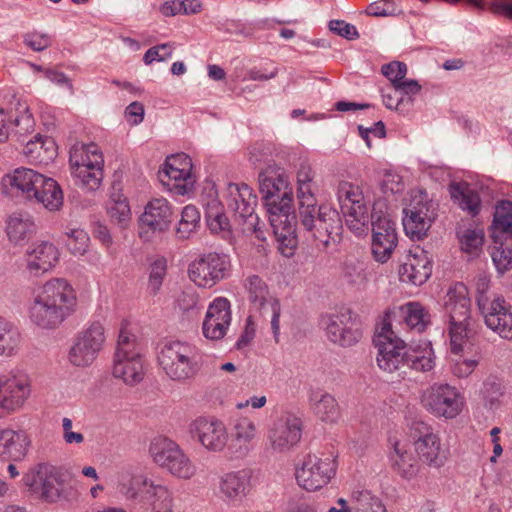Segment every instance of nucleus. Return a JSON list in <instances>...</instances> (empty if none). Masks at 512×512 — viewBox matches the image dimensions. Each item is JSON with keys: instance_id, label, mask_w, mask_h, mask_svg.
Listing matches in <instances>:
<instances>
[{"instance_id": "nucleus-57", "label": "nucleus", "mask_w": 512, "mask_h": 512, "mask_svg": "<svg viewBox=\"0 0 512 512\" xmlns=\"http://www.w3.org/2000/svg\"><path fill=\"white\" fill-rule=\"evenodd\" d=\"M23 111L24 113L21 116H15L13 119V135L21 142L24 141V139H20L21 137L34 130V119L29 113L28 107H24Z\"/></svg>"}, {"instance_id": "nucleus-58", "label": "nucleus", "mask_w": 512, "mask_h": 512, "mask_svg": "<svg viewBox=\"0 0 512 512\" xmlns=\"http://www.w3.org/2000/svg\"><path fill=\"white\" fill-rule=\"evenodd\" d=\"M110 218L119 224H125L130 219V206L125 198L113 199L107 207Z\"/></svg>"}, {"instance_id": "nucleus-37", "label": "nucleus", "mask_w": 512, "mask_h": 512, "mask_svg": "<svg viewBox=\"0 0 512 512\" xmlns=\"http://www.w3.org/2000/svg\"><path fill=\"white\" fill-rule=\"evenodd\" d=\"M405 368L416 372H430L435 367V354L430 342L407 347Z\"/></svg>"}, {"instance_id": "nucleus-42", "label": "nucleus", "mask_w": 512, "mask_h": 512, "mask_svg": "<svg viewBox=\"0 0 512 512\" xmlns=\"http://www.w3.org/2000/svg\"><path fill=\"white\" fill-rule=\"evenodd\" d=\"M21 333L17 326L0 316V358L15 356L20 348Z\"/></svg>"}, {"instance_id": "nucleus-63", "label": "nucleus", "mask_w": 512, "mask_h": 512, "mask_svg": "<svg viewBox=\"0 0 512 512\" xmlns=\"http://www.w3.org/2000/svg\"><path fill=\"white\" fill-rule=\"evenodd\" d=\"M405 188L402 177L396 173H386L380 182V189L384 194H398Z\"/></svg>"}, {"instance_id": "nucleus-54", "label": "nucleus", "mask_w": 512, "mask_h": 512, "mask_svg": "<svg viewBox=\"0 0 512 512\" xmlns=\"http://www.w3.org/2000/svg\"><path fill=\"white\" fill-rule=\"evenodd\" d=\"M461 248L465 252L477 251L483 244L484 232L479 228H468L462 233L459 232Z\"/></svg>"}, {"instance_id": "nucleus-19", "label": "nucleus", "mask_w": 512, "mask_h": 512, "mask_svg": "<svg viewBox=\"0 0 512 512\" xmlns=\"http://www.w3.org/2000/svg\"><path fill=\"white\" fill-rule=\"evenodd\" d=\"M190 434L208 452H222L228 448L229 431L216 417H198L192 421Z\"/></svg>"}, {"instance_id": "nucleus-17", "label": "nucleus", "mask_w": 512, "mask_h": 512, "mask_svg": "<svg viewBox=\"0 0 512 512\" xmlns=\"http://www.w3.org/2000/svg\"><path fill=\"white\" fill-rule=\"evenodd\" d=\"M244 291L252 309L264 314L266 311L271 313V328L278 342L280 331L279 318L281 313L280 302L270 294L269 287L264 279L258 275H249L245 278Z\"/></svg>"}, {"instance_id": "nucleus-48", "label": "nucleus", "mask_w": 512, "mask_h": 512, "mask_svg": "<svg viewBox=\"0 0 512 512\" xmlns=\"http://www.w3.org/2000/svg\"><path fill=\"white\" fill-rule=\"evenodd\" d=\"M200 213L193 205H187L181 212L180 221L175 229V236L180 240H186L194 234L199 227Z\"/></svg>"}, {"instance_id": "nucleus-9", "label": "nucleus", "mask_w": 512, "mask_h": 512, "mask_svg": "<svg viewBox=\"0 0 512 512\" xmlns=\"http://www.w3.org/2000/svg\"><path fill=\"white\" fill-rule=\"evenodd\" d=\"M152 460L176 478L189 480L196 474V466L174 441L165 438H154L149 447Z\"/></svg>"}, {"instance_id": "nucleus-28", "label": "nucleus", "mask_w": 512, "mask_h": 512, "mask_svg": "<svg viewBox=\"0 0 512 512\" xmlns=\"http://www.w3.org/2000/svg\"><path fill=\"white\" fill-rule=\"evenodd\" d=\"M257 436V426L249 417H238L231 423L228 450L236 457L246 456Z\"/></svg>"}, {"instance_id": "nucleus-6", "label": "nucleus", "mask_w": 512, "mask_h": 512, "mask_svg": "<svg viewBox=\"0 0 512 512\" xmlns=\"http://www.w3.org/2000/svg\"><path fill=\"white\" fill-rule=\"evenodd\" d=\"M158 363L166 376L177 382L194 378L201 367L197 348L181 341L164 344L158 354Z\"/></svg>"}, {"instance_id": "nucleus-55", "label": "nucleus", "mask_w": 512, "mask_h": 512, "mask_svg": "<svg viewBox=\"0 0 512 512\" xmlns=\"http://www.w3.org/2000/svg\"><path fill=\"white\" fill-rule=\"evenodd\" d=\"M52 190L50 192H46L42 194L38 204H42V206L50 212L59 211L63 206L64 196L63 191L57 181L54 180V186L51 185Z\"/></svg>"}, {"instance_id": "nucleus-49", "label": "nucleus", "mask_w": 512, "mask_h": 512, "mask_svg": "<svg viewBox=\"0 0 512 512\" xmlns=\"http://www.w3.org/2000/svg\"><path fill=\"white\" fill-rule=\"evenodd\" d=\"M406 307L407 311L404 318L406 325L418 333L425 331L430 323L428 311L418 302L408 303Z\"/></svg>"}, {"instance_id": "nucleus-25", "label": "nucleus", "mask_w": 512, "mask_h": 512, "mask_svg": "<svg viewBox=\"0 0 512 512\" xmlns=\"http://www.w3.org/2000/svg\"><path fill=\"white\" fill-rule=\"evenodd\" d=\"M29 395L30 382L26 375L0 379V418L22 407Z\"/></svg>"}, {"instance_id": "nucleus-7", "label": "nucleus", "mask_w": 512, "mask_h": 512, "mask_svg": "<svg viewBox=\"0 0 512 512\" xmlns=\"http://www.w3.org/2000/svg\"><path fill=\"white\" fill-rule=\"evenodd\" d=\"M388 314L376 328L373 343L377 348L376 362L380 370L388 374H405L407 346L396 335L388 320Z\"/></svg>"}, {"instance_id": "nucleus-16", "label": "nucleus", "mask_w": 512, "mask_h": 512, "mask_svg": "<svg viewBox=\"0 0 512 512\" xmlns=\"http://www.w3.org/2000/svg\"><path fill=\"white\" fill-rule=\"evenodd\" d=\"M230 260L227 255L209 252L200 255L188 268L189 278L199 287L211 288L229 273Z\"/></svg>"}, {"instance_id": "nucleus-39", "label": "nucleus", "mask_w": 512, "mask_h": 512, "mask_svg": "<svg viewBox=\"0 0 512 512\" xmlns=\"http://www.w3.org/2000/svg\"><path fill=\"white\" fill-rule=\"evenodd\" d=\"M23 151L31 162L44 164H48L57 155L54 140L41 135H36L34 140H29Z\"/></svg>"}, {"instance_id": "nucleus-18", "label": "nucleus", "mask_w": 512, "mask_h": 512, "mask_svg": "<svg viewBox=\"0 0 512 512\" xmlns=\"http://www.w3.org/2000/svg\"><path fill=\"white\" fill-rule=\"evenodd\" d=\"M414 449L419 459L430 467L440 468L447 456L442 449L439 436L433 428L422 421H416L411 428Z\"/></svg>"}, {"instance_id": "nucleus-1", "label": "nucleus", "mask_w": 512, "mask_h": 512, "mask_svg": "<svg viewBox=\"0 0 512 512\" xmlns=\"http://www.w3.org/2000/svg\"><path fill=\"white\" fill-rule=\"evenodd\" d=\"M73 286L64 278L46 281L29 306V319L39 329L59 328L77 310Z\"/></svg>"}, {"instance_id": "nucleus-23", "label": "nucleus", "mask_w": 512, "mask_h": 512, "mask_svg": "<svg viewBox=\"0 0 512 512\" xmlns=\"http://www.w3.org/2000/svg\"><path fill=\"white\" fill-rule=\"evenodd\" d=\"M372 220V255L380 263H386L397 246L395 223L387 215H379L374 211Z\"/></svg>"}, {"instance_id": "nucleus-3", "label": "nucleus", "mask_w": 512, "mask_h": 512, "mask_svg": "<svg viewBox=\"0 0 512 512\" xmlns=\"http://www.w3.org/2000/svg\"><path fill=\"white\" fill-rule=\"evenodd\" d=\"M443 308L449 318L451 351L457 354L474 333L470 316L471 301L468 289L463 283H455L449 287L443 299Z\"/></svg>"}, {"instance_id": "nucleus-4", "label": "nucleus", "mask_w": 512, "mask_h": 512, "mask_svg": "<svg viewBox=\"0 0 512 512\" xmlns=\"http://www.w3.org/2000/svg\"><path fill=\"white\" fill-rule=\"evenodd\" d=\"M299 219L303 228L311 234L317 246L326 248L330 242L340 241L343 225L339 212L329 206L310 203L299 206Z\"/></svg>"}, {"instance_id": "nucleus-64", "label": "nucleus", "mask_w": 512, "mask_h": 512, "mask_svg": "<svg viewBox=\"0 0 512 512\" xmlns=\"http://www.w3.org/2000/svg\"><path fill=\"white\" fill-rule=\"evenodd\" d=\"M320 503L301 499H291L287 502L286 512H322Z\"/></svg>"}, {"instance_id": "nucleus-30", "label": "nucleus", "mask_w": 512, "mask_h": 512, "mask_svg": "<svg viewBox=\"0 0 512 512\" xmlns=\"http://www.w3.org/2000/svg\"><path fill=\"white\" fill-rule=\"evenodd\" d=\"M59 259L58 249L50 242L34 243L26 252V269L39 277L52 269Z\"/></svg>"}, {"instance_id": "nucleus-22", "label": "nucleus", "mask_w": 512, "mask_h": 512, "mask_svg": "<svg viewBox=\"0 0 512 512\" xmlns=\"http://www.w3.org/2000/svg\"><path fill=\"white\" fill-rule=\"evenodd\" d=\"M326 334L331 342L340 346H352L357 343L362 333L358 317L350 309H341L327 318Z\"/></svg>"}, {"instance_id": "nucleus-53", "label": "nucleus", "mask_w": 512, "mask_h": 512, "mask_svg": "<svg viewBox=\"0 0 512 512\" xmlns=\"http://www.w3.org/2000/svg\"><path fill=\"white\" fill-rule=\"evenodd\" d=\"M207 225L212 233L218 234L229 231L230 224L228 217L219 209V203L214 202L208 205L206 211Z\"/></svg>"}, {"instance_id": "nucleus-27", "label": "nucleus", "mask_w": 512, "mask_h": 512, "mask_svg": "<svg viewBox=\"0 0 512 512\" xmlns=\"http://www.w3.org/2000/svg\"><path fill=\"white\" fill-rule=\"evenodd\" d=\"M250 492V477L245 470L230 471L219 476L216 495L227 504L240 503Z\"/></svg>"}, {"instance_id": "nucleus-62", "label": "nucleus", "mask_w": 512, "mask_h": 512, "mask_svg": "<svg viewBox=\"0 0 512 512\" xmlns=\"http://www.w3.org/2000/svg\"><path fill=\"white\" fill-rule=\"evenodd\" d=\"M271 155V148L263 142L254 143L248 148L247 152L248 160L254 166L267 161Z\"/></svg>"}, {"instance_id": "nucleus-5", "label": "nucleus", "mask_w": 512, "mask_h": 512, "mask_svg": "<svg viewBox=\"0 0 512 512\" xmlns=\"http://www.w3.org/2000/svg\"><path fill=\"white\" fill-rule=\"evenodd\" d=\"M227 210L243 233H253L259 240H265V232L255 213L257 197L246 183H229L224 196Z\"/></svg>"}, {"instance_id": "nucleus-44", "label": "nucleus", "mask_w": 512, "mask_h": 512, "mask_svg": "<svg viewBox=\"0 0 512 512\" xmlns=\"http://www.w3.org/2000/svg\"><path fill=\"white\" fill-rule=\"evenodd\" d=\"M451 198L463 210H467L472 216H476L481 209L479 194L472 190L467 183H452L449 187Z\"/></svg>"}, {"instance_id": "nucleus-26", "label": "nucleus", "mask_w": 512, "mask_h": 512, "mask_svg": "<svg viewBox=\"0 0 512 512\" xmlns=\"http://www.w3.org/2000/svg\"><path fill=\"white\" fill-rule=\"evenodd\" d=\"M231 306L228 299L217 297L209 305L203 321V334L207 339L220 340L231 323Z\"/></svg>"}, {"instance_id": "nucleus-2", "label": "nucleus", "mask_w": 512, "mask_h": 512, "mask_svg": "<svg viewBox=\"0 0 512 512\" xmlns=\"http://www.w3.org/2000/svg\"><path fill=\"white\" fill-rule=\"evenodd\" d=\"M119 491L140 506L141 512H178L172 492L143 474L131 475L119 484Z\"/></svg>"}, {"instance_id": "nucleus-29", "label": "nucleus", "mask_w": 512, "mask_h": 512, "mask_svg": "<svg viewBox=\"0 0 512 512\" xmlns=\"http://www.w3.org/2000/svg\"><path fill=\"white\" fill-rule=\"evenodd\" d=\"M174 219L171 204L163 197L151 199L140 217L143 227L153 233H165L170 229Z\"/></svg>"}, {"instance_id": "nucleus-52", "label": "nucleus", "mask_w": 512, "mask_h": 512, "mask_svg": "<svg viewBox=\"0 0 512 512\" xmlns=\"http://www.w3.org/2000/svg\"><path fill=\"white\" fill-rule=\"evenodd\" d=\"M65 236L66 246L72 254L82 256L87 252L90 238L86 231L78 228H70L65 231Z\"/></svg>"}, {"instance_id": "nucleus-60", "label": "nucleus", "mask_w": 512, "mask_h": 512, "mask_svg": "<svg viewBox=\"0 0 512 512\" xmlns=\"http://www.w3.org/2000/svg\"><path fill=\"white\" fill-rule=\"evenodd\" d=\"M32 185V191L28 195L27 200L38 203L41 195L45 194V189L46 192H50V190H52L51 185L54 186V179L46 177L43 174L37 172Z\"/></svg>"}, {"instance_id": "nucleus-33", "label": "nucleus", "mask_w": 512, "mask_h": 512, "mask_svg": "<svg viewBox=\"0 0 512 512\" xmlns=\"http://www.w3.org/2000/svg\"><path fill=\"white\" fill-rule=\"evenodd\" d=\"M431 264L425 251L408 254L399 268V278L403 283L422 285L430 277Z\"/></svg>"}, {"instance_id": "nucleus-45", "label": "nucleus", "mask_w": 512, "mask_h": 512, "mask_svg": "<svg viewBox=\"0 0 512 512\" xmlns=\"http://www.w3.org/2000/svg\"><path fill=\"white\" fill-rule=\"evenodd\" d=\"M341 277L350 286L362 287L368 282L366 264L354 257L347 256L341 263Z\"/></svg>"}, {"instance_id": "nucleus-50", "label": "nucleus", "mask_w": 512, "mask_h": 512, "mask_svg": "<svg viewBox=\"0 0 512 512\" xmlns=\"http://www.w3.org/2000/svg\"><path fill=\"white\" fill-rule=\"evenodd\" d=\"M167 274V261L164 258L154 260L149 266L147 290L150 295L156 296L162 287Z\"/></svg>"}, {"instance_id": "nucleus-11", "label": "nucleus", "mask_w": 512, "mask_h": 512, "mask_svg": "<svg viewBox=\"0 0 512 512\" xmlns=\"http://www.w3.org/2000/svg\"><path fill=\"white\" fill-rule=\"evenodd\" d=\"M337 199L348 228L360 235L368 229L370 216L362 189L347 181L337 187Z\"/></svg>"}, {"instance_id": "nucleus-47", "label": "nucleus", "mask_w": 512, "mask_h": 512, "mask_svg": "<svg viewBox=\"0 0 512 512\" xmlns=\"http://www.w3.org/2000/svg\"><path fill=\"white\" fill-rule=\"evenodd\" d=\"M37 171L29 168H17L13 174L7 175L5 180L15 191V193L27 200L28 195L31 193V186L36 176Z\"/></svg>"}, {"instance_id": "nucleus-21", "label": "nucleus", "mask_w": 512, "mask_h": 512, "mask_svg": "<svg viewBox=\"0 0 512 512\" xmlns=\"http://www.w3.org/2000/svg\"><path fill=\"white\" fill-rule=\"evenodd\" d=\"M486 326L501 338L512 339L511 306L501 295H496L477 305Z\"/></svg>"}, {"instance_id": "nucleus-31", "label": "nucleus", "mask_w": 512, "mask_h": 512, "mask_svg": "<svg viewBox=\"0 0 512 512\" xmlns=\"http://www.w3.org/2000/svg\"><path fill=\"white\" fill-rule=\"evenodd\" d=\"M291 200H284L282 203L271 202L266 207L269 216L270 226L277 240L286 247L294 242L290 236L293 233L292 220L294 216L290 215Z\"/></svg>"}, {"instance_id": "nucleus-10", "label": "nucleus", "mask_w": 512, "mask_h": 512, "mask_svg": "<svg viewBox=\"0 0 512 512\" xmlns=\"http://www.w3.org/2000/svg\"><path fill=\"white\" fill-rule=\"evenodd\" d=\"M69 162L72 174L88 190L99 188L103 179V156L97 145L75 144L70 149Z\"/></svg>"}, {"instance_id": "nucleus-38", "label": "nucleus", "mask_w": 512, "mask_h": 512, "mask_svg": "<svg viewBox=\"0 0 512 512\" xmlns=\"http://www.w3.org/2000/svg\"><path fill=\"white\" fill-rule=\"evenodd\" d=\"M6 232L12 243L21 244L34 234L35 223L29 214L15 212L7 219Z\"/></svg>"}, {"instance_id": "nucleus-46", "label": "nucleus", "mask_w": 512, "mask_h": 512, "mask_svg": "<svg viewBox=\"0 0 512 512\" xmlns=\"http://www.w3.org/2000/svg\"><path fill=\"white\" fill-rule=\"evenodd\" d=\"M492 237L497 238L496 233L506 234L512 238V202H500L494 212L492 223ZM497 243V239L494 240Z\"/></svg>"}, {"instance_id": "nucleus-13", "label": "nucleus", "mask_w": 512, "mask_h": 512, "mask_svg": "<svg viewBox=\"0 0 512 512\" xmlns=\"http://www.w3.org/2000/svg\"><path fill=\"white\" fill-rule=\"evenodd\" d=\"M403 227L412 239H423L437 217L435 204L428 199L425 192L418 191L411 196L410 202L403 209Z\"/></svg>"}, {"instance_id": "nucleus-14", "label": "nucleus", "mask_w": 512, "mask_h": 512, "mask_svg": "<svg viewBox=\"0 0 512 512\" xmlns=\"http://www.w3.org/2000/svg\"><path fill=\"white\" fill-rule=\"evenodd\" d=\"M106 340L105 328L100 322L91 323L77 334L68 354L71 364L86 367L94 362Z\"/></svg>"}, {"instance_id": "nucleus-34", "label": "nucleus", "mask_w": 512, "mask_h": 512, "mask_svg": "<svg viewBox=\"0 0 512 512\" xmlns=\"http://www.w3.org/2000/svg\"><path fill=\"white\" fill-rule=\"evenodd\" d=\"M391 469L403 479H412L420 471V462L406 445L396 442L389 454Z\"/></svg>"}, {"instance_id": "nucleus-24", "label": "nucleus", "mask_w": 512, "mask_h": 512, "mask_svg": "<svg viewBox=\"0 0 512 512\" xmlns=\"http://www.w3.org/2000/svg\"><path fill=\"white\" fill-rule=\"evenodd\" d=\"M259 189L266 207L271 202L282 203L288 199L292 201V189L283 168L270 165L260 172Z\"/></svg>"}, {"instance_id": "nucleus-12", "label": "nucleus", "mask_w": 512, "mask_h": 512, "mask_svg": "<svg viewBox=\"0 0 512 512\" xmlns=\"http://www.w3.org/2000/svg\"><path fill=\"white\" fill-rule=\"evenodd\" d=\"M336 460L332 455L308 454L296 467L295 478L306 491H317L326 486L335 476Z\"/></svg>"}, {"instance_id": "nucleus-59", "label": "nucleus", "mask_w": 512, "mask_h": 512, "mask_svg": "<svg viewBox=\"0 0 512 512\" xmlns=\"http://www.w3.org/2000/svg\"><path fill=\"white\" fill-rule=\"evenodd\" d=\"M32 185V191L28 195L27 200L38 203L41 195L45 194V189L46 192H50V190H52L51 185L54 186V179L46 177L43 174L37 172Z\"/></svg>"}, {"instance_id": "nucleus-15", "label": "nucleus", "mask_w": 512, "mask_h": 512, "mask_svg": "<svg viewBox=\"0 0 512 512\" xmlns=\"http://www.w3.org/2000/svg\"><path fill=\"white\" fill-rule=\"evenodd\" d=\"M423 407L436 417L453 419L463 408V397L449 384H434L426 389L421 397Z\"/></svg>"}, {"instance_id": "nucleus-20", "label": "nucleus", "mask_w": 512, "mask_h": 512, "mask_svg": "<svg viewBox=\"0 0 512 512\" xmlns=\"http://www.w3.org/2000/svg\"><path fill=\"white\" fill-rule=\"evenodd\" d=\"M302 421L292 413L286 412L276 419L268 430L269 447L273 452L289 451L301 439Z\"/></svg>"}, {"instance_id": "nucleus-41", "label": "nucleus", "mask_w": 512, "mask_h": 512, "mask_svg": "<svg viewBox=\"0 0 512 512\" xmlns=\"http://www.w3.org/2000/svg\"><path fill=\"white\" fill-rule=\"evenodd\" d=\"M310 406L314 415L323 422L334 423L339 418V405L329 393H314L310 397Z\"/></svg>"}, {"instance_id": "nucleus-36", "label": "nucleus", "mask_w": 512, "mask_h": 512, "mask_svg": "<svg viewBox=\"0 0 512 512\" xmlns=\"http://www.w3.org/2000/svg\"><path fill=\"white\" fill-rule=\"evenodd\" d=\"M192 167H163L159 171L158 177L161 183L169 190H175L178 194H185L189 192L194 184V179L191 174Z\"/></svg>"}, {"instance_id": "nucleus-40", "label": "nucleus", "mask_w": 512, "mask_h": 512, "mask_svg": "<svg viewBox=\"0 0 512 512\" xmlns=\"http://www.w3.org/2000/svg\"><path fill=\"white\" fill-rule=\"evenodd\" d=\"M38 483L41 485V497L44 500L53 502L59 497V473L55 467L40 465L31 485Z\"/></svg>"}, {"instance_id": "nucleus-32", "label": "nucleus", "mask_w": 512, "mask_h": 512, "mask_svg": "<svg viewBox=\"0 0 512 512\" xmlns=\"http://www.w3.org/2000/svg\"><path fill=\"white\" fill-rule=\"evenodd\" d=\"M30 445L27 434L22 430H0V460L5 462L21 461L25 458Z\"/></svg>"}, {"instance_id": "nucleus-35", "label": "nucleus", "mask_w": 512, "mask_h": 512, "mask_svg": "<svg viewBox=\"0 0 512 512\" xmlns=\"http://www.w3.org/2000/svg\"><path fill=\"white\" fill-rule=\"evenodd\" d=\"M381 72L389 79L396 92H401L405 95H415L421 89V86L416 80H405L407 66L404 62L392 61L384 64L381 68Z\"/></svg>"}, {"instance_id": "nucleus-56", "label": "nucleus", "mask_w": 512, "mask_h": 512, "mask_svg": "<svg viewBox=\"0 0 512 512\" xmlns=\"http://www.w3.org/2000/svg\"><path fill=\"white\" fill-rule=\"evenodd\" d=\"M492 260L499 273H504L512 267V248L504 243L495 246L492 253Z\"/></svg>"}, {"instance_id": "nucleus-61", "label": "nucleus", "mask_w": 512, "mask_h": 512, "mask_svg": "<svg viewBox=\"0 0 512 512\" xmlns=\"http://www.w3.org/2000/svg\"><path fill=\"white\" fill-rule=\"evenodd\" d=\"M32 185V191L28 195L27 200L38 203L41 195L45 194V189L46 192H50V190H52L51 185L54 186V179L46 177L43 174L37 172Z\"/></svg>"}, {"instance_id": "nucleus-51", "label": "nucleus", "mask_w": 512, "mask_h": 512, "mask_svg": "<svg viewBox=\"0 0 512 512\" xmlns=\"http://www.w3.org/2000/svg\"><path fill=\"white\" fill-rule=\"evenodd\" d=\"M356 504L351 512H388L382 501L368 491H357L352 495Z\"/></svg>"}, {"instance_id": "nucleus-8", "label": "nucleus", "mask_w": 512, "mask_h": 512, "mask_svg": "<svg viewBox=\"0 0 512 512\" xmlns=\"http://www.w3.org/2000/svg\"><path fill=\"white\" fill-rule=\"evenodd\" d=\"M113 375L128 385H136L144 378L143 360L135 336L122 328L114 355Z\"/></svg>"}, {"instance_id": "nucleus-43", "label": "nucleus", "mask_w": 512, "mask_h": 512, "mask_svg": "<svg viewBox=\"0 0 512 512\" xmlns=\"http://www.w3.org/2000/svg\"><path fill=\"white\" fill-rule=\"evenodd\" d=\"M314 177L315 173L312 166L306 161L300 163L296 172L299 206L317 202L313 190Z\"/></svg>"}]
</instances>
